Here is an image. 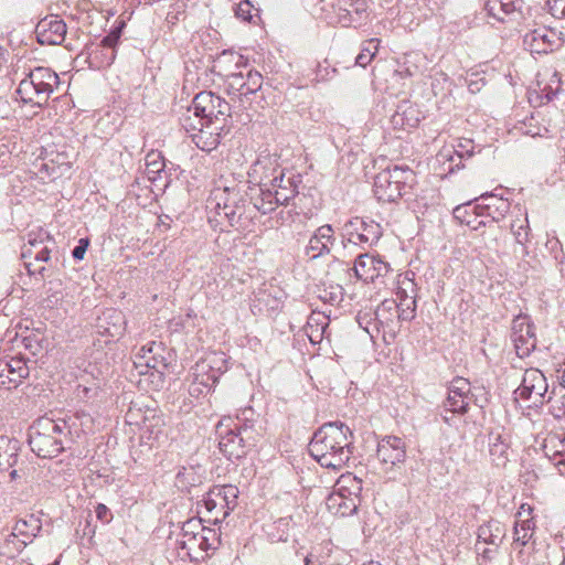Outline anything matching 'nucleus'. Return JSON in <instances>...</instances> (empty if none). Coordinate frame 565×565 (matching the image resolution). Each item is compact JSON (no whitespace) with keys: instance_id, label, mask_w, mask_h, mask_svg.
Listing matches in <instances>:
<instances>
[{"instance_id":"6e6552de","label":"nucleus","mask_w":565,"mask_h":565,"mask_svg":"<svg viewBox=\"0 0 565 565\" xmlns=\"http://www.w3.org/2000/svg\"><path fill=\"white\" fill-rule=\"evenodd\" d=\"M216 433L220 450L228 459H238L246 455L248 444L244 434L247 428H242L231 417H224L218 422Z\"/></svg>"},{"instance_id":"c85d7f7f","label":"nucleus","mask_w":565,"mask_h":565,"mask_svg":"<svg viewBox=\"0 0 565 565\" xmlns=\"http://www.w3.org/2000/svg\"><path fill=\"white\" fill-rule=\"evenodd\" d=\"M334 490L345 494L349 498H355L360 500L362 480L352 473H344L337 480Z\"/></svg>"},{"instance_id":"412c9836","label":"nucleus","mask_w":565,"mask_h":565,"mask_svg":"<svg viewBox=\"0 0 565 565\" xmlns=\"http://www.w3.org/2000/svg\"><path fill=\"white\" fill-rule=\"evenodd\" d=\"M334 241V231L332 226L329 224L322 225L318 227L310 237L306 248V254L313 259L328 254Z\"/></svg>"},{"instance_id":"f704fd0d","label":"nucleus","mask_w":565,"mask_h":565,"mask_svg":"<svg viewBox=\"0 0 565 565\" xmlns=\"http://www.w3.org/2000/svg\"><path fill=\"white\" fill-rule=\"evenodd\" d=\"M534 522L532 518L516 520L514 526V540L525 545L533 535Z\"/></svg>"},{"instance_id":"a211bd4d","label":"nucleus","mask_w":565,"mask_h":565,"mask_svg":"<svg viewBox=\"0 0 565 565\" xmlns=\"http://www.w3.org/2000/svg\"><path fill=\"white\" fill-rule=\"evenodd\" d=\"M469 391L470 384L466 379L459 377L454 380L444 404L445 412L452 414L466 413L469 405Z\"/></svg>"},{"instance_id":"864d4df0","label":"nucleus","mask_w":565,"mask_h":565,"mask_svg":"<svg viewBox=\"0 0 565 565\" xmlns=\"http://www.w3.org/2000/svg\"><path fill=\"white\" fill-rule=\"evenodd\" d=\"M364 11H365V4L364 3H362L360 7L355 8V12L356 13L364 12Z\"/></svg>"},{"instance_id":"5701e85b","label":"nucleus","mask_w":565,"mask_h":565,"mask_svg":"<svg viewBox=\"0 0 565 565\" xmlns=\"http://www.w3.org/2000/svg\"><path fill=\"white\" fill-rule=\"evenodd\" d=\"M544 454L554 462L561 473H565V433H550L543 441Z\"/></svg>"},{"instance_id":"f8f14e48","label":"nucleus","mask_w":565,"mask_h":565,"mask_svg":"<svg viewBox=\"0 0 565 565\" xmlns=\"http://www.w3.org/2000/svg\"><path fill=\"white\" fill-rule=\"evenodd\" d=\"M547 388L545 375L539 369H529L524 372L521 385L514 392L515 399L539 406L544 403Z\"/></svg>"},{"instance_id":"f3484780","label":"nucleus","mask_w":565,"mask_h":565,"mask_svg":"<svg viewBox=\"0 0 565 565\" xmlns=\"http://www.w3.org/2000/svg\"><path fill=\"white\" fill-rule=\"evenodd\" d=\"M557 41L556 33L545 26L536 28L524 35V47L532 54L547 53Z\"/></svg>"},{"instance_id":"c756f323","label":"nucleus","mask_w":565,"mask_h":565,"mask_svg":"<svg viewBox=\"0 0 565 565\" xmlns=\"http://www.w3.org/2000/svg\"><path fill=\"white\" fill-rule=\"evenodd\" d=\"M376 319L383 326H388L393 322L394 318L397 316L402 319H408V315H406V310L403 309L402 312H398V306L394 300H385L379 306L376 312Z\"/></svg>"},{"instance_id":"1a4fd4ad","label":"nucleus","mask_w":565,"mask_h":565,"mask_svg":"<svg viewBox=\"0 0 565 565\" xmlns=\"http://www.w3.org/2000/svg\"><path fill=\"white\" fill-rule=\"evenodd\" d=\"M163 352L162 343L150 342L140 348L134 360V364L140 374L154 379L157 388L163 384V372L161 369L167 366Z\"/></svg>"},{"instance_id":"a18cd8bd","label":"nucleus","mask_w":565,"mask_h":565,"mask_svg":"<svg viewBox=\"0 0 565 565\" xmlns=\"http://www.w3.org/2000/svg\"><path fill=\"white\" fill-rule=\"evenodd\" d=\"M228 78L231 81L230 85L232 87H237V89H239L242 92V94H244V92L247 87V84L242 83V79H243L242 74H232Z\"/></svg>"},{"instance_id":"de8ad7c7","label":"nucleus","mask_w":565,"mask_h":565,"mask_svg":"<svg viewBox=\"0 0 565 565\" xmlns=\"http://www.w3.org/2000/svg\"><path fill=\"white\" fill-rule=\"evenodd\" d=\"M119 40V31H114L103 40V45L106 47H114Z\"/></svg>"},{"instance_id":"0eeeda50","label":"nucleus","mask_w":565,"mask_h":565,"mask_svg":"<svg viewBox=\"0 0 565 565\" xmlns=\"http://www.w3.org/2000/svg\"><path fill=\"white\" fill-rule=\"evenodd\" d=\"M228 111V104L220 96L211 92H201L194 97L186 115H190L194 122L202 124V126L223 125Z\"/></svg>"},{"instance_id":"c9c22d12","label":"nucleus","mask_w":565,"mask_h":565,"mask_svg":"<svg viewBox=\"0 0 565 565\" xmlns=\"http://www.w3.org/2000/svg\"><path fill=\"white\" fill-rule=\"evenodd\" d=\"M399 287L396 291L397 299L399 300L398 308L401 306H404L405 310H411V312L414 311L415 308V300L413 296L407 295V289L411 288L413 290V282L411 279H407L406 277L398 281Z\"/></svg>"},{"instance_id":"8fccbe9b","label":"nucleus","mask_w":565,"mask_h":565,"mask_svg":"<svg viewBox=\"0 0 565 565\" xmlns=\"http://www.w3.org/2000/svg\"><path fill=\"white\" fill-rule=\"evenodd\" d=\"M532 507L530 504H526V503H523L521 504L519 511H518V514H516V520H522V519H526V518H532Z\"/></svg>"},{"instance_id":"bf43d9fd","label":"nucleus","mask_w":565,"mask_h":565,"mask_svg":"<svg viewBox=\"0 0 565 565\" xmlns=\"http://www.w3.org/2000/svg\"><path fill=\"white\" fill-rule=\"evenodd\" d=\"M565 565V564H564Z\"/></svg>"},{"instance_id":"dca6fc26","label":"nucleus","mask_w":565,"mask_h":565,"mask_svg":"<svg viewBox=\"0 0 565 565\" xmlns=\"http://www.w3.org/2000/svg\"><path fill=\"white\" fill-rule=\"evenodd\" d=\"M512 341L520 358L527 356L535 348V335L526 317H516L512 324Z\"/></svg>"},{"instance_id":"37998d69","label":"nucleus","mask_w":565,"mask_h":565,"mask_svg":"<svg viewBox=\"0 0 565 565\" xmlns=\"http://www.w3.org/2000/svg\"><path fill=\"white\" fill-rule=\"evenodd\" d=\"M95 513H96L97 519L103 522H109L111 519L109 509L103 503H98L96 505Z\"/></svg>"},{"instance_id":"b1692460","label":"nucleus","mask_w":565,"mask_h":565,"mask_svg":"<svg viewBox=\"0 0 565 565\" xmlns=\"http://www.w3.org/2000/svg\"><path fill=\"white\" fill-rule=\"evenodd\" d=\"M359 502V499L349 498L333 489V491L327 498L326 504L328 511L333 515L348 516L356 511Z\"/></svg>"},{"instance_id":"4c0bfd02","label":"nucleus","mask_w":565,"mask_h":565,"mask_svg":"<svg viewBox=\"0 0 565 565\" xmlns=\"http://www.w3.org/2000/svg\"><path fill=\"white\" fill-rule=\"evenodd\" d=\"M212 390L213 388L207 386L206 383L202 381H195L194 377L189 376L188 392L191 397L203 398L207 396Z\"/></svg>"},{"instance_id":"bb28decb","label":"nucleus","mask_w":565,"mask_h":565,"mask_svg":"<svg viewBox=\"0 0 565 565\" xmlns=\"http://www.w3.org/2000/svg\"><path fill=\"white\" fill-rule=\"evenodd\" d=\"M164 437V420L161 416L153 415L147 418L142 431L141 439L150 447L156 446Z\"/></svg>"},{"instance_id":"6e6d98bb","label":"nucleus","mask_w":565,"mask_h":565,"mask_svg":"<svg viewBox=\"0 0 565 565\" xmlns=\"http://www.w3.org/2000/svg\"><path fill=\"white\" fill-rule=\"evenodd\" d=\"M451 419H452L451 417H448L447 415H444V420H445L446 423L450 424V423H451Z\"/></svg>"},{"instance_id":"5fc2aeb1","label":"nucleus","mask_w":565,"mask_h":565,"mask_svg":"<svg viewBox=\"0 0 565 565\" xmlns=\"http://www.w3.org/2000/svg\"><path fill=\"white\" fill-rule=\"evenodd\" d=\"M460 212H461V207L460 206L455 209V215H456L457 218L460 217Z\"/></svg>"},{"instance_id":"39448f33","label":"nucleus","mask_w":565,"mask_h":565,"mask_svg":"<svg viewBox=\"0 0 565 565\" xmlns=\"http://www.w3.org/2000/svg\"><path fill=\"white\" fill-rule=\"evenodd\" d=\"M57 83L56 73L46 67H38L20 82L17 94L23 103L42 106L49 100Z\"/></svg>"},{"instance_id":"4468645a","label":"nucleus","mask_w":565,"mask_h":565,"mask_svg":"<svg viewBox=\"0 0 565 565\" xmlns=\"http://www.w3.org/2000/svg\"><path fill=\"white\" fill-rule=\"evenodd\" d=\"M182 125L188 132H192V140L201 150L211 151L217 147L223 125L202 126L194 122L190 115L182 118Z\"/></svg>"},{"instance_id":"13d9d810","label":"nucleus","mask_w":565,"mask_h":565,"mask_svg":"<svg viewBox=\"0 0 565 565\" xmlns=\"http://www.w3.org/2000/svg\"><path fill=\"white\" fill-rule=\"evenodd\" d=\"M54 565H58V562H55V564H54Z\"/></svg>"},{"instance_id":"9b49d317","label":"nucleus","mask_w":565,"mask_h":565,"mask_svg":"<svg viewBox=\"0 0 565 565\" xmlns=\"http://www.w3.org/2000/svg\"><path fill=\"white\" fill-rule=\"evenodd\" d=\"M376 459L381 469L388 473L399 469L406 460V445L397 436H385L377 441Z\"/></svg>"},{"instance_id":"603ef678","label":"nucleus","mask_w":565,"mask_h":565,"mask_svg":"<svg viewBox=\"0 0 565 565\" xmlns=\"http://www.w3.org/2000/svg\"><path fill=\"white\" fill-rule=\"evenodd\" d=\"M558 372H562V376H561V381H562V385L565 387V363L562 365V367L559 370H557Z\"/></svg>"},{"instance_id":"e433bc0d","label":"nucleus","mask_w":565,"mask_h":565,"mask_svg":"<svg viewBox=\"0 0 565 565\" xmlns=\"http://www.w3.org/2000/svg\"><path fill=\"white\" fill-rule=\"evenodd\" d=\"M379 44L380 41L377 39L366 41L361 53L356 56L355 63L362 67L370 64L379 50Z\"/></svg>"},{"instance_id":"49530a36","label":"nucleus","mask_w":565,"mask_h":565,"mask_svg":"<svg viewBox=\"0 0 565 565\" xmlns=\"http://www.w3.org/2000/svg\"><path fill=\"white\" fill-rule=\"evenodd\" d=\"M0 386L4 388H11L13 386V381H11V376L7 373V370L3 369V365L0 363Z\"/></svg>"},{"instance_id":"6ab92c4d","label":"nucleus","mask_w":565,"mask_h":565,"mask_svg":"<svg viewBox=\"0 0 565 565\" xmlns=\"http://www.w3.org/2000/svg\"><path fill=\"white\" fill-rule=\"evenodd\" d=\"M65 34L66 24L57 17L44 18L36 25V35L42 44H61Z\"/></svg>"},{"instance_id":"20e7f679","label":"nucleus","mask_w":565,"mask_h":565,"mask_svg":"<svg viewBox=\"0 0 565 565\" xmlns=\"http://www.w3.org/2000/svg\"><path fill=\"white\" fill-rule=\"evenodd\" d=\"M64 422H56L49 417L38 419L31 427L29 444L39 457H54L63 449V437L67 433Z\"/></svg>"},{"instance_id":"79ce46f5","label":"nucleus","mask_w":565,"mask_h":565,"mask_svg":"<svg viewBox=\"0 0 565 565\" xmlns=\"http://www.w3.org/2000/svg\"><path fill=\"white\" fill-rule=\"evenodd\" d=\"M247 87L244 92V95L256 92L262 85V75L259 73L249 72L248 75Z\"/></svg>"},{"instance_id":"f03ea898","label":"nucleus","mask_w":565,"mask_h":565,"mask_svg":"<svg viewBox=\"0 0 565 565\" xmlns=\"http://www.w3.org/2000/svg\"><path fill=\"white\" fill-rule=\"evenodd\" d=\"M282 171L276 169V159L270 157L259 159L252 167L249 178L256 182L263 194L260 202L255 201V206L263 213L270 212L278 203H286L292 195L294 190L287 189Z\"/></svg>"},{"instance_id":"9d476101","label":"nucleus","mask_w":565,"mask_h":565,"mask_svg":"<svg viewBox=\"0 0 565 565\" xmlns=\"http://www.w3.org/2000/svg\"><path fill=\"white\" fill-rule=\"evenodd\" d=\"M227 369V358L223 352H210L193 365L190 377L202 381L213 388Z\"/></svg>"},{"instance_id":"393cba45","label":"nucleus","mask_w":565,"mask_h":565,"mask_svg":"<svg viewBox=\"0 0 565 565\" xmlns=\"http://www.w3.org/2000/svg\"><path fill=\"white\" fill-rule=\"evenodd\" d=\"M489 454L495 466L504 467L510 457L509 437L499 431L491 433L489 440Z\"/></svg>"},{"instance_id":"2f4dec72","label":"nucleus","mask_w":565,"mask_h":565,"mask_svg":"<svg viewBox=\"0 0 565 565\" xmlns=\"http://www.w3.org/2000/svg\"><path fill=\"white\" fill-rule=\"evenodd\" d=\"M7 373L13 381V386L17 387L23 379L29 375V367L26 363L20 358H12L9 361L0 362Z\"/></svg>"},{"instance_id":"2eb2a0df","label":"nucleus","mask_w":565,"mask_h":565,"mask_svg":"<svg viewBox=\"0 0 565 565\" xmlns=\"http://www.w3.org/2000/svg\"><path fill=\"white\" fill-rule=\"evenodd\" d=\"M212 536H214L212 530L202 527L199 522L189 521L183 527L182 539L179 544L191 556L198 551L206 552L212 548L213 544L210 543Z\"/></svg>"},{"instance_id":"3c124183","label":"nucleus","mask_w":565,"mask_h":565,"mask_svg":"<svg viewBox=\"0 0 565 565\" xmlns=\"http://www.w3.org/2000/svg\"><path fill=\"white\" fill-rule=\"evenodd\" d=\"M35 258L38 260L47 262L50 258L49 250L46 248H42L36 255Z\"/></svg>"},{"instance_id":"7c9ffc66","label":"nucleus","mask_w":565,"mask_h":565,"mask_svg":"<svg viewBox=\"0 0 565 565\" xmlns=\"http://www.w3.org/2000/svg\"><path fill=\"white\" fill-rule=\"evenodd\" d=\"M328 329V318L320 315L313 313L308 320L307 332L311 342H320Z\"/></svg>"},{"instance_id":"4be33fe9","label":"nucleus","mask_w":565,"mask_h":565,"mask_svg":"<svg viewBox=\"0 0 565 565\" xmlns=\"http://www.w3.org/2000/svg\"><path fill=\"white\" fill-rule=\"evenodd\" d=\"M379 225L365 224L360 218L348 222L344 226V236L354 245L372 243L377 238Z\"/></svg>"},{"instance_id":"a878e982","label":"nucleus","mask_w":565,"mask_h":565,"mask_svg":"<svg viewBox=\"0 0 565 565\" xmlns=\"http://www.w3.org/2000/svg\"><path fill=\"white\" fill-rule=\"evenodd\" d=\"M71 170V162L66 154L56 153L55 157L45 158L41 164L40 172L51 180L58 179Z\"/></svg>"},{"instance_id":"ddd939ff","label":"nucleus","mask_w":565,"mask_h":565,"mask_svg":"<svg viewBox=\"0 0 565 565\" xmlns=\"http://www.w3.org/2000/svg\"><path fill=\"white\" fill-rule=\"evenodd\" d=\"M238 489L235 486L226 484L214 487L204 498V504L209 512L215 518H226L234 510L237 503Z\"/></svg>"},{"instance_id":"09e8293b","label":"nucleus","mask_w":565,"mask_h":565,"mask_svg":"<svg viewBox=\"0 0 565 565\" xmlns=\"http://www.w3.org/2000/svg\"><path fill=\"white\" fill-rule=\"evenodd\" d=\"M553 78H554V82L557 84V88L555 90H553L552 87L548 86V87H544L542 89V92L545 94V99L547 102L553 99V97L555 96V94H556V92L558 89V86H559V78H558L556 73L553 74Z\"/></svg>"},{"instance_id":"473e14b6","label":"nucleus","mask_w":565,"mask_h":565,"mask_svg":"<svg viewBox=\"0 0 565 565\" xmlns=\"http://www.w3.org/2000/svg\"><path fill=\"white\" fill-rule=\"evenodd\" d=\"M164 161L159 153L151 152L146 157V174L152 182L161 179L163 172Z\"/></svg>"},{"instance_id":"58836bf2","label":"nucleus","mask_w":565,"mask_h":565,"mask_svg":"<svg viewBox=\"0 0 565 565\" xmlns=\"http://www.w3.org/2000/svg\"><path fill=\"white\" fill-rule=\"evenodd\" d=\"M550 412L555 418L565 416V394L553 392V396L548 398Z\"/></svg>"},{"instance_id":"7ed1b4c3","label":"nucleus","mask_w":565,"mask_h":565,"mask_svg":"<svg viewBox=\"0 0 565 565\" xmlns=\"http://www.w3.org/2000/svg\"><path fill=\"white\" fill-rule=\"evenodd\" d=\"M239 183L234 179H220L207 199L206 209L217 224L227 222L233 226L242 202ZM212 221V218H210Z\"/></svg>"},{"instance_id":"c03bdc74","label":"nucleus","mask_w":565,"mask_h":565,"mask_svg":"<svg viewBox=\"0 0 565 565\" xmlns=\"http://www.w3.org/2000/svg\"><path fill=\"white\" fill-rule=\"evenodd\" d=\"M88 246V241L82 238L79 244L73 249V257L76 259H83Z\"/></svg>"},{"instance_id":"f257e3e1","label":"nucleus","mask_w":565,"mask_h":565,"mask_svg":"<svg viewBox=\"0 0 565 565\" xmlns=\"http://www.w3.org/2000/svg\"><path fill=\"white\" fill-rule=\"evenodd\" d=\"M352 431L341 423H329L320 427L310 444V455L321 467L340 470L352 455Z\"/></svg>"},{"instance_id":"a19ab883","label":"nucleus","mask_w":565,"mask_h":565,"mask_svg":"<svg viewBox=\"0 0 565 565\" xmlns=\"http://www.w3.org/2000/svg\"><path fill=\"white\" fill-rule=\"evenodd\" d=\"M547 7L555 18H565V0H547Z\"/></svg>"},{"instance_id":"423d86ee","label":"nucleus","mask_w":565,"mask_h":565,"mask_svg":"<svg viewBox=\"0 0 565 565\" xmlns=\"http://www.w3.org/2000/svg\"><path fill=\"white\" fill-rule=\"evenodd\" d=\"M414 181V172L407 167H394L381 171L374 181V194L379 201L394 202Z\"/></svg>"},{"instance_id":"72a5a7b5","label":"nucleus","mask_w":565,"mask_h":565,"mask_svg":"<svg viewBox=\"0 0 565 565\" xmlns=\"http://www.w3.org/2000/svg\"><path fill=\"white\" fill-rule=\"evenodd\" d=\"M15 444L8 437L0 436V469H6L15 462Z\"/></svg>"},{"instance_id":"aec40b11","label":"nucleus","mask_w":565,"mask_h":565,"mask_svg":"<svg viewBox=\"0 0 565 565\" xmlns=\"http://www.w3.org/2000/svg\"><path fill=\"white\" fill-rule=\"evenodd\" d=\"M388 271V265L373 255L359 256L354 264L355 276L363 281H373Z\"/></svg>"},{"instance_id":"ea45409f","label":"nucleus","mask_w":565,"mask_h":565,"mask_svg":"<svg viewBox=\"0 0 565 565\" xmlns=\"http://www.w3.org/2000/svg\"><path fill=\"white\" fill-rule=\"evenodd\" d=\"M253 11L254 6L248 0H245L238 3L235 13L236 17L243 21H250L253 18Z\"/></svg>"},{"instance_id":"4d7b16f0","label":"nucleus","mask_w":565,"mask_h":565,"mask_svg":"<svg viewBox=\"0 0 565 565\" xmlns=\"http://www.w3.org/2000/svg\"><path fill=\"white\" fill-rule=\"evenodd\" d=\"M114 57H115L114 54H111V56L109 57V60L107 62L108 65L114 61Z\"/></svg>"},{"instance_id":"cd10ccee","label":"nucleus","mask_w":565,"mask_h":565,"mask_svg":"<svg viewBox=\"0 0 565 565\" xmlns=\"http://www.w3.org/2000/svg\"><path fill=\"white\" fill-rule=\"evenodd\" d=\"M524 0H489L487 9L497 20L503 21L515 11H523Z\"/></svg>"}]
</instances>
